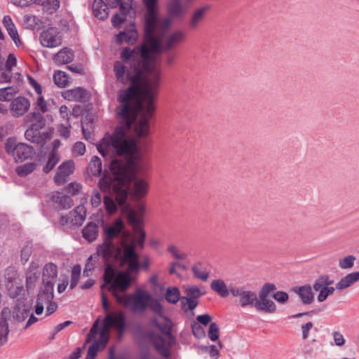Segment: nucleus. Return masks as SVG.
<instances>
[{"label":"nucleus","mask_w":359,"mask_h":359,"mask_svg":"<svg viewBox=\"0 0 359 359\" xmlns=\"http://www.w3.org/2000/svg\"><path fill=\"white\" fill-rule=\"evenodd\" d=\"M97 150L104 157H123L126 161L113 159L110 163L111 176L104 172L98 182L102 191L114 194L116 201L111 196H104L103 203L106 210L113 214L117 210V205H123L128 198L127 188L132 196L140 200L149 192V184L147 180L138 175L142 173L144 166L140 162L136 139L127 138L124 131L118 128L111 135L107 133L98 144Z\"/></svg>","instance_id":"1"},{"label":"nucleus","mask_w":359,"mask_h":359,"mask_svg":"<svg viewBox=\"0 0 359 359\" xmlns=\"http://www.w3.org/2000/svg\"><path fill=\"white\" fill-rule=\"evenodd\" d=\"M145 46H140L131 50L125 48L121 52V59L129 65L126 67L122 62L116 61L114 65V72L118 81L126 83L130 81L131 83H139L143 79L145 82L143 86V92L149 99V109H152L151 98L154 92L158 89L161 70L159 67H155L147 56Z\"/></svg>","instance_id":"2"},{"label":"nucleus","mask_w":359,"mask_h":359,"mask_svg":"<svg viewBox=\"0 0 359 359\" xmlns=\"http://www.w3.org/2000/svg\"><path fill=\"white\" fill-rule=\"evenodd\" d=\"M145 79H143L139 83L133 84L126 90H122L118 94V101L123 104L116 108V114L119 119L123 122V126H118L125 133L127 138L135 139L130 137L128 131L131 129L133 124L136 121L138 114H141V118L135 124V132L136 135L140 137L147 136L149 132V119L152 116L155 109L154 98L156 95L158 89L153 94L151 100L152 109H149V99L143 92V86Z\"/></svg>","instance_id":"3"},{"label":"nucleus","mask_w":359,"mask_h":359,"mask_svg":"<svg viewBox=\"0 0 359 359\" xmlns=\"http://www.w3.org/2000/svg\"><path fill=\"white\" fill-rule=\"evenodd\" d=\"M157 0H144L147 8L145 16V39L142 46H145L147 56L150 63L155 67H160L157 56L164 51L174 48L185 39V33L182 30H175L165 34L170 25L168 18H159L156 15Z\"/></svg>","instance_id":"4"},{"label":"nucleus","mask_w":359,"mask_h":359,"mask_svg":"<svg viewBox=\"0 0 359 359\" xmlns=\"http://www.w3.org/2000/svg\"><path fill=\"white\" fill-rule=\"evenodd\" d=\"M123 222L120 219H117L114 224L105 229L104 241L97 247V253L90 256L87 259L83 271L85 276H89L91 274V272L95 269L98 257H102L107 265L104 273L108 267H110L114 271L111 264H119L121 266L126 264L128 265L129 271H139L140 264L137 263V256L134 252L133 246H126L124 252H122L121 249L111 241L114 238L127 236V233L123 231Z\"/></svg>","instance_id":"5"},{"label":"nucleus","mask_w":359,"mask_h":359,"mask_svg":"<svg viewBox=\"0 0 359 359\" xmlns=\"http://www.w3.org/2000/svg\"><path fill=\"white\" fill-rule=\"evenodd\" d=\"M133 272L129 271L128 267L126 271L116 274L115 271L108 267L105 273V284L102 289L110 292L120 304L135 313H143L148 308L151 297L147 290L138 288L131 294H119V292H124L129 287L132 281L130 273Z\"/></svg>","instance_id":"6"},{"label":"nucleus","mask_w":359,"mask_h":359,"mask_svg":"<svg viewBox=\"0 0 359 359\" xmlns=\"http://www.w3.org/2000/svg\"><path fill=\"white\" fill-rule=\"evenodd\" d=\"M126 320L122 311L108 312L104 320L101 329L98 327V320H96L86 338V342H92L88 349L85 359H95L98 351L103 350L107 346L111 328H114L119 334L126 329Z\"/></svg>","instance_id":"7"},{"label":"nucleus","mask_w":359,"mask_h":359,"mask_svg":"<svg viewBox=\"0 0 359 359\" xmlns=\"http://www.w3.org/2000/svg\"><path fill=\"white\" fill-rule=\"evenodd\" d=\"M151 323L165 334L164 337L156 336L153 338L156 349L163 357L168 358L170 354L169 348L175 341L170 334L172 323L164 314L153 318Z\"/></svg>","instance_id":"8"},{"label":"nucleus","mask_w":359,"mask_h":359,"mask_svg":"<svg viewBox=\"0 0 359 359\" xmlns=\"http://www.w3.org/2000/svg\"><path fill=\"white\" fill-rule=\"evenodd\" d=\"M5 149L15 161H23L31 158L34 154V148L25 143L17 142L15 137H9L5 143Z\"/></svg>","instance_id":"9"},{"label":"nucleus","mask_w":359,"mask_h":359,"mask_svg":"<svg viewBox=\"0 0 359 359\" xmlns=\"http://www.w3.org/2000/svg\"><path fill=\"white\" fill-rule=\"evenodd\" d=\"M230 293L237 299L238 305L242 308L253 307L257 295L255 292L245 287L234 285H230Z\"/></svg>","instance_id":"10"},{"label":"nucleus","mask_w":359,"mask_h":359,"mask_svg":"<svg viewBox=\"0 0 359 359\" xmlns=\"http://www.w3.org/2000/svg\"><path fill=\"white\" fill-rule=\"evenodd\" d=\"M33 117L37 121L32 123L25 133V137L27 140L32 143H40L42 140L40 130L46 125V120L42 115L34 112Z\"/></svg>","instance_id":"11"},{"label":"nucleus","mask_w":359,"mask_h":359,"mask_svg":"<svg viewBox=\"0 0 359 359\" xmlns=\"http://www.w3.org/2000/svg\"><path fill=\"white\" fill-rule=\"evenodd\" d=\"M136 217H137L136 212L134 210L131 211L130 213V219H131V221L133 222L138 223L137 219ZM145 236H146V234H145L144 231L142 229V228L141 226H140L138 225V224H137V225L135 226V229H134L133 241L131 243L128 244L122 239L121 241V247H120V248L121 249V251L124 252L126 247L128 246V245H133V249L135 250L136 244L137 245H139L140 248H143L144 244ZM118 247L119 248V246H118ZM134 252L138 257V255L135 252V250H134ZM137 263L139 264L138 262H137Z\"/></svg>","instance_id":"12"},{"label":"nucleus","mask_w":359,"mask_h":359,"mask_svg":"<svg viewBox=\"0 0 359 359\" xmlns=\"http://www.w3.org/2000/svg\"><path fill=\"white\" fill-rule=\"evenodd\" d=\"M74 162L72 160L63 162L58 167L57 171L54 176L55 183L58 186L65 184L69 176L74 172Z\"/></svg>","instance_id":"13"},{"label":"nucleus","mask_w":359,"mask_h":359,"mask_svg":"<svg viewBox=\"0 0 359 359\" xmlns=\"http://www.w3.org/2000/svg\"><path fill=\"white\" fill-rule=\"evenodd\" d=\"M30 101L25 97L18 96L13 99L10 104V111L13 117L25 115L30 108Z\"/></svg>","instance_id":"14"},{"label":"nucleus","mask_w":359,"mask_h":359,"mask_svg":"<svg viewBox=\"0 0 359 359\" xmlns=\"http://www.w3.org/2000/svg\"><path fill=\"white\" fill-rule=\"evenodd\" d=\"M40 41L43 46L47 48H55L61 44V39L58 35V32L53 27L44 30L41 34Z\"/></svg>","instance_id":"15"},{"label":"nucleus","mask_w":359,"mask_h":359,"mask_svg":"<svg viewBox=\"0 0 359 359\" xmlns=\"http://www.w3.org/2000/svg\"><path fill=\"white\" fill-rule=\"evenodd\" d=\"M58 275L57 266L53 263L46 264L42 269V285L54 287Z\"/></svg>","instance_id":"16"},{"label":"nucleus","mask_w":359,"mask_h":359,"mask_svg":"<svg viewBox=\"0 0 359 359\" xmlns=\"http://www.w3.org/2000/svg\"><path fill=\"white\" fill-rule=\"evenodd\" d=\"M41 269L39 263L36 262H31L26 272V287L28 291L35 287L39 279Z\"/></svg>","instance_id":"17"},{"label":"nucleus","mask_w":359,"mask_h":359,"mask_svg":"<svg viewBox=\"0 0 359 359\" xmlns=\"http://www.w3.org/2000/svg\"><path fill=\"white\" fill-rule=\"evenodd\" d=\"M334 283V280L331 279L328 276H321L316 279L313 284V289L319 292L317 297L319 302L325 301V294L327 286L333 285Z\"/></svg>","instance_id":"18"},{"label":"nucleus","mask_w":359,"mask_h":359,"mask_svg":"<svg viewBox=\"0 0 359 359\" xmlns=\"http://www.w3.org/2000/svg\"><path fill=\"white\" fill-rule=\"evenodd\" d=\"M62 96L65 100L72 102H84L88 99L87 91L80 87L67 90L62 93Z\"/></svg>","instance_id":"19"},{"label":"nucleus","mask_w":359,"mask_h":359,"mask_svg":"<svg viewBox=\"0 0 359 359\" xmlns=\"http://www.w3.org/2000/svg\"><path fill=\"white\" fill-rule=\"evenodd\" d=\"M257 311L273 313L276 311L275 303L267 297H257L254 306Z\"/></svg>","instance_id":"20"},{"label":"nucleus","mask_w":359,"mask_h":359,"mask_svg":"<svg viewBox=\"0 0 359 359\" xmlns=\"http://www.w3.org/2000/svg\"><path fill=\"white\" fill-rule=\"evenodd\" d=\"M31 311V306L23 302L17 303L13 311V318L17 322H22L27 318Z\"/></svg>","instance_id":"21"},{"label":"nucleus","mask_w":359,"mask_h":359,"mask_svg":"<svg viewBox=\"0 0 359 359\" xmlns=\"http://www.w3.org/2000/svg\"><path fill=\"white\" fill-rule=\"evenodd\" d=\"M294 291L299 297L302 302L304 304H310L314 299V294L312 287L309 285H305L296 287Z\"/></svg>","instance_id":"22"},{"label":"nucleus","mask_w":359,"mask_h":359,"mask_svg":"<svg viewBox=\"0 0 359 359\" xmlns=\"http://www.w3.org/2000/svg\"><path fill=\"white\" fill-rule=\"evenodd\" d=\"M3 24L15 44L19 47L21 45L20 39L11 18L9 15L4 16Z\"/></svg>","instance_id":"23"},{"label":"nucleus","mask_w":359,"mask_h":359,"mask_svg":"<svg viewBox=\"0 0 359 359\" xmlns=\"http://www.w3.org/2000/svg\"><path fill=\"white\" fill-rule=\"evenodd\" d=\"M138 34L134 27L121 32L116 35V41L119 43H127L133 44L137 39Z\"/></svg>","instance_id":"24"},{"label":"nucleus","mask_w":359,"mask_h":359,"mask_svg":"<svg viewBox=\"0 0 359 359\" xmlns=\"http://www.w3.org/2000/svg\"><path fill=\"white\" fill-rule=\"evenodd\" d=\"M10 313L8 309L4 308L1 312V318L0 319V346H3L8 341L9 333L8 323L5 316Z\"/></svg>","instance_id":"25"},{"label":"nucleus","mask_w":359,"mask_h":359,"mask_svg":"<svg viewBox=\"0 0 359 359\" xmlns=\"http://www.w3.org/2000/svg\"><path fill=\"white\" fill-rule=\"evenodd\" d=\"M358 281H359V271L348 273L336 284V289L345 290Z\"/></svg>","instance_id":"26"},{"label":"nucleus","mask_w":359,"mask_h":359,"mask_svg":"<svg viewBox=\"0 0 359 359\" xmlns=\"http://www.w3.org/2000/svg\"><path fill=\"white\" fill-rule=\"evenodd\" d=\"M93 12L94 15L100 20H104L109 16L107 5L103 0H94Z\"/></svg>","instance_id":"27"},{"label":"nucleus","mask_w":359,"mask_h":359,"mask_svg":"<svg viewBox=\"0 0 359 359\" xmlns=\"http://www.w3.org/2000/svg\"><path fill=\"white\" fill-rule=\"evenodd\" d=\"M70 217L75 227L81 226L86 217V208L82 205H78L70 212Z\"/></svg>","instance_id":"28"},{"label":"nucleus","mask_w":359,"mask_h":359,"mask_svg":"<svg viewBox=\"0 0 359 359\" xmlns=\"http://www.w3.org/2000/svg\"><path fill=\"white\" fill-rule=\"evenodd\" d=\"M74 59L73 52L68 48H63L56 53L53 60L57 65H62L71 62Z\"/></svg>","instance_id":"29"},{"label":"nucleus","mask_w":359,"mask_h":359,"mask_svg":"<svg viewBox=\"0 0 359 359\" xmlns=\"http://www.w3.org/2000/svg\"><path fill=\"white\" fill-rule=\"evenodd\" d=\"M54 287L42 285L37 296L36 302H41V304L46 305L53 299Z\"/></svg>","instance_id":"30"},{"label":"nucleus","mask_w":359,"mask_h":359,"mask_svg":"<svg viewBox=\"0 0 359 359\" xmlns=\"http://www.w3.org/2000/svg\"><path fill=\"white\" fill-rule=\"evenodd\" d=\"M211 289L222 297H226L230 293V286L228 287L222 279L213 280L210 284Z\"/></svg>","instance_id":"31"},{"label":"nucleus","mask_w":359,"mask_h":359,"mask_svg":"<svg viewBox=\"0 0 359 359\" xmlns=\"http://www.w3.org/2000/svg\"><path fill=\"white\" fill-rule=\"evenodd\" d=\"M83 237L89 243L94 241L98 236V226L89 222L82 230Z\"/></svg>","instance_id":"32"},{"label":"nucleus","mask_w":359,"mask_h":359,"mask_svg":"<svg viewBox=\"0 0 359 359\" xmlns=\"http://www.w3.org/2000/svg\"><path fill=\"white\" fill-rule=\"evenodd\" d=\"M208 7L203 6L201 8H199L196 9L192 14L190 22H189V26L192 29L196 28L199 24L203 21L204 19L205 13L208 10Z\"/></svg>","instance_id":"33"},{"label":"nucleus","mask_w":359,"mask_h":359,"mask_svg":"<svg viewBox=\"0 0 359 359\" xmlns=\"http://www.w3.org/2000/svg\"><path fill=\"white\" fill-rule=\"evenodd\" d=\"M88 171L94 177H100L101 175L102 163L99 157L95 156L91 158L88 164Z\"/></svg>","instance_id":"34"},{"label":"nucleus","mask_w":359,"mask_h":359,"mask_svg":"<svg viewBox=\"0 0 359 359\" xmlns=\"http://www.w3.org/2000/svg\"><path fill=\"white\" fill-rule=\"evenodd\" d=\"M8 294L11 298L15 299L18 303L22 302V300L25 294V290L22 285H14L12 284L8 287Z\"/></svg>","instance_id":"35"},{"label":"nucleus","mask_w":359,"mask_h":359,"mask_svg":"<svg viewBox=\"0 0 359 359\" xmlns=\"http://www.w3.org/2000/svg\"><path fill=\"white\" fill-rule=\"evenodd\" d=\"M53 201L64 210L69 209L73 205V200L67 195L56 194L53 196Z\"/></svg>","instance_id":"36"},{"label":"nucleus","mask_w":359,"mask_h":359,"mask_svg":"<svg viewBox=\"0 0 359 359\" xmlns=\"http://www.w3.org/2000/svg\"><path fill=\"white\" fill-rule=\"evenodd\" d=\"M192 271L195 277L203 281H206L209 277V271L201 263H197L192 266Z\"/></svg>","instance_id":"37"},{"label":"nucleus","mask_w":359,"mask_h":359,"mask_svg":"<svg viewBox=\"0 0 359 359\" xmlns=\"http://www.w3.org/2000/svg\"><path fill=\"white\" fill-rule=\"evenodd\" d=\"M180 291L177 287H169L167 288L165 299L170 304H175L180 300L181 301Z\"/></svg>","instance_id":"38"},{"label":"nucleus","mask_w":359,"mask_h":359,"mask_svg":"<svg viewBox=\"0 0 359 359\" xmlns=\"http://www.w3.org/2000/svg\"><path fill=\"white\" fill-rule=\"evenodd\" d=\"M37 167V164L34 162L26 163L18 165L15 168V172L20 177H26L34 172Z\"/></svg>","instance_id":"39"},{"label":"nucleus","mask_w":359,"mask_h":359,"mask_svg":"<svg viewBox=\"0 0 359 359\" xmlns=\"http://www.w3.org/2000/svg\"><path fill=\"white\" fill-rule=\"evenodd\" d=\"M185 292L187 294V298L196 300H198V298L205 294V291L203 290V287H198L196 285L186 287Z\"/></svg>","instance_id":"40"},{"label":"nucleus","mask_w":359,"mask_h":359,"mask_svg":"<svg viewBox=\"0 0 359 359\" xmlns=\"http://www.w3.org/2000/svg\"><path fill=\"white\" fill-rule=\"evenodd\" d=\"M18 88L15 86H9L0 88V100L10 101L18 93Z\"/></svg>","instance_id":"41"},{"label":"nucleus","mask_w":359,"mask_h":359,"mask_svg":"<svg viewBox=\"0 0 359 359\" xmlns=\"http://www.w3.org/2000/svg\"><path fill=\"white\" fill-rule=\"evenodd\" d=\"M53 80L55 83L60 88H65L69 83L68 75L62 71H55L53 74Z\"/></svg>","instance_id":"42"},{"label":"nucleus","mask_w":359,"mask_h":359,"mask_svg":"<svg viewBox=\"0 0 359 359\" xmlns=\"http://www.w3.org/2000/svg\"><path fill=\"white\" fill-rule=\"evenodd\" d=\"M198 303V300L191 299L185 297H182L180 301L182 309L186 313L189 311H191L192 315H194L193 311L197 306Z\"/></svg>","instance_id":"43"},{"label":"nucleus","mask_w":359,"mask_h":359,"mask_svg":"<svg viewBox=\"0 0 359 359\" xmlns=\"http://www.w3.org/2000/svg\"><path fill=\"white\" fill-rule=\"evenodd\" d=\"M167 251L172 255V257L177 260H184L187 257V255L181 251L176 245H170Z\"/></svg>","instance_id":"44"},{"label":"nucleus","mask_w":359,"mask_h":359,"mask_svg":"<svg viewBox=\"0 0 359 359\" xmlns=\"http://www.w3.org/2000/svg\"><path fill=\"white\" fill-rule=\"evenodd\" d=\"M59 160L60 156L58 153L57 151H52L46 165L43 167V171L46 173L49 172L58 163Z\"/></svg>","instance_id":"45"},{"label":"nucleus","mask_w":359,"mask_h":359,"mask_svg":"<svg viewBox=\"0 0 359 359\" xmlns=\"http://www.w3.org/2000/svg\"><path fill=\"white\" fill-rule=\"evenodd\" d=\"M147 309H150L156 315V316L163 315V306L158 301L154 299L152 296L151 297V300L149 302Z\"/></svg>","instance_id":"46"},{"label":"nucleus","mask_w":359,"mask_h":359,"mask_svg":"<svg viewBox=\"0 0 359 359\" xmlns=\"http://www.w3.org/2000/svg\"><path fill=\"white\" fill-rule=\"evenodd\" d=\"M81 268L80 265H76L73 267L72 270L71 280H70V289L73 290L78 284L80 275H81Z\"/></svg>","instance_id":"47"},{"label":"nucleus","mask_w":359,"mask_h":359,"mask_svg":"<svg viewBox=\"0 0 359 359\" xmlns=\"http://www.w3.org/2000/svg\"><path fill=\"white\" fill-rule=\"evenodd\" d=\"M43 9L47 13H53L60 7L59 0H46L43 1Z\"/></svg>","instance_id":"48"},{"label":"nucleus","mask_w":359,"mask_h":359,"mask_svg":"<svg viewBox=\"0 0 359 359\" xmlns=\"http://www.w3.org/2000/svg\"><path fill=\"white\" fill-rule=\"evenodd\" d=\"M355 257L348 255L339 260V266L342 269H349L353 267Z\"/></svg>","instance_id":"49"},{"label":"nucleus","mask_w":359,"mask_h":359,"mask_svg":"<svg viewBox=\"0 0 359 359\" xmlns=\"http://www.w3.org/2000/svg\"><path fill=\"white\" fill-rule=\"evenodd\" d=\"M312 322H307L301 326L302 337L304 340L307 339L313 331H316Z\"/></svg>","instance_id":"50"},{"label":"nucleus","mask_w":359,"mask_h":359,"mask_svg":"<svg viewBox=\"0 0 359 359\" xmlns=\"http://www.w3.org/2000/svg\"><path fill=\"white\" fill-rule=\"evenodd\" d=\"M35 110L40 111L41 113H45L48 111V105L46 101L44 100L43 97L41 95H38L36 99L35 102L34 103Z\"/></svg>","instance_id":"51"},{"label":"nucleus","mask_w":359,"mask_h":359,"mask_svg":"<svg viewBox=\"0 0 359 359\" xmlns=\"http://www.w3.org/2000/svg\"><path fill=\"white\" fill-rule=\"evenodd\" d=\"M208 336L209 339L212 341H215L219 339V329L216 323H210L208 332Z\"/></svg>","instance_id":"52"},{"label":"nucleus","mask_w":359,"mask_h":359,"mask_svg":"<svg viewBox=\"0 0 359 359\" xmlns=\"http://www.w3.org/2000/svg\"><path fill=\"white\" fill-rule=\"evenodd\" d=\"M276 289V287L274 284L270 283H265L262 286V287L259 292V296L262 297H267L268 295L271 292H273Z\"/></svg>","instance_id":"53"},{"label":"nucleus","mask_w":359,"mask_h":359,"mask_svg":"<svg viewBox=\"0 0 359 359\" xmlns=\"http://www.w3.org/2000/svg\"><path fill=\"white\" fill-rule=\"evenodd\" d=\"M177 269H181L182 270H186L187 266L184 264H182L179 262H172L170 264L169 273L170 274H175L178 277H180V274L177 273Z\"/></svg>","instance_id":"54"},{"label":"nucleus","mask_w":359,"mask_h":359,"mask_svg":"<svg viewBox=\"0 0 359 359\" xmlns=\"http://www.w3.org/2000/svg\"><path fill=\"white\" fill-rule=\"evenodd\" d=\"M133 0H120L118 5L123 15L129 14L132 9Z\"/></svg>","instance_id":"55"},{"label":"nucleus","mask_w":359,"mask_h":359,"mask_svg":"<svg viewBox=\"0 0 359 359\" xmlns=\"http://www.w3.org/2000/svg\"><path fill=\"white\" fill-rule=\"evenodd\" d=\"M191 328L194 335L197 339H201L205 336V330L200 324L194 323L192 325Z\"/></svg>","instance_id":"56"},{"label":"nucleus","mask_w":359,"mask_h":359,"mask_svg":"<svg viewBox=\"0 0 359 359\" xmlns=\"http://www.w3.org/2000/svg\"><path fill=\"white\" fill-rule=\"evenodd\" d=\"M86 151V145L82 142H76L72 149L73 154L78 156H83Z\"/></svg>","instance_id":"57"},{"label":"nucleus","mask_w":359,"mask_h":359,"mask_svg":"<svg viewBox=\"0 0 359 359\" xmlns=\"http://www.w3.org/2000/svg\"><path fill=\"white\" fill-rule=\"evenodd\" d=\"M273 299L278 303L285 304L289 299L288 294L283 291H278L273 295Z\"/></svg>","instance_id":"58"},{"label":"nucleus","mask_w":359,"mask_h":359,"mask_svg":"<svg viewBox=\"0 0 359 359\" xmlns=\"http://www.w3.org/2000/svg\"><path fill=\"white\" fill-rule=\"evenodd\" d=\"M102 197L100 192L97 190H93L90 200L92 206L94 208L98 207L100 205Z\"/></svg>","instance_id":"59"},{"label":"nucleus","mask_w":359,"mask_h":359,"mask_svg":"<svg viewBox=\"0 0 359 359\" xmlns=\"http://www.w3.org/2000/svg\"><path fill=\"white\" fill-rule=\"evenodd\" d=\"M17 59L14 54H9L5 62V69L7 71H11L12 68L16 65Z\"/></svg>","instance_id":"60"},{"label":"nucleus","mask_w":359,"mask_h":359,"mask_svg":"<svg viewBox=\"0 0 359 359\" xmlns=\"http://www.w3.org/2000/svg\"><path fill=\"white\" fill-rule=\"evenodd\" d=\"M82 188V185L80 183L78 182H72L69 184L67 187V191L68 193L76 195L79 193Z\"/></svg>","instance_id":"61"},{"label":"nucleus","mask_w":359,"mask_h":359,"mask_svg":"<svg viewBox=\"0 0 359 359\" xmlns=\"http://www.w3.org/2000/svg\"><path fill=\"white\" fill-rule=\"evenodd\" d=\"M27 79L29 85L34 89L36 94L40 95L42 93V88L41 85L30 76H27Z\"/></svg>","instance_id":"62"},{"label":"nucleus","mask_w":359,"mask_h":359,"mask_svg":"<svg viewBox=\"0 0 359 359\" xmlns=\"http://www.w3.org/2000/svg\"><path fill=\"white\" fill-rule=\"evenodd\" d=\"M60 224L62 226H69V227H75V226L73 225L72 218L70 217V212L68 214L65 215H62L60 217Z\"/></svg>","instance_id":"63"},{"label":"nucleus","mask_w":359,"mask_h":359,"mask_svg":"<svg viewBox=\"0 0 359 359\" xmlns=\"http://www.w3.org/2000/svg\"><path fill=\"white\" fill-rule=\"evenodd\" d=\"M169 11L173 15H177L181 11V5L179 0H175L169 5Z\"/></svg>","instance_id":"64"}]
</instances>
